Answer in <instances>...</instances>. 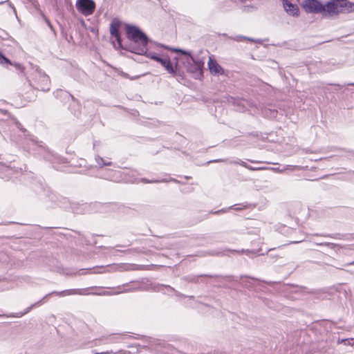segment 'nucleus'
<instances>
[{"instance_id": "nucleus-1", "label": "nucleus", "mask_w": 354, "mask_h": 354, "mask_svg": "<svg viewBox=\"0 0 354 354\" xmlns=\"http://www.w3.org/2000/svg\"><path fill=\"white\" fill-rule=\"evenodd\" d=\"M126 31L128 39L131 41L127 48L129 51L138 55H145L153 60H158L159 56L156 53L148 51L147 48L148 39L144 32L137 27L131 26L126 27Z\"/></svg>"}, {"instance_id": "nucleus-2", "label": "nucleus", "mask_w": 354, "mask_h": 354, "mask_svg": "<svg viewBox=\"0 0 354 354\" xmlns=\"http://www.w3.org/2000/svg\"><path fill=\"white\" fill-rule=\"evenodd\" d=\"M163 47V46H162ZM164 48L169 49L171 51L180 53L186 56L185 63L187 64L186 67L189 72L191 73H201L204 63L199 60H195L189 53L179 48H171L164 46Z\"/></svg>"}, {"instance_id": "nucleus-3", "label": "nucleus", "mask_w": 354, "mask_h": 354, "mask_svg": "<svg viewBox=\"0 0 354 354\" xmlns=\"http://www.w3.org/2000/svg\"><path fill=\"white\" fill-rule=\"evenodd\" d=\"M76 8L84 16H88L94 12L95 3L93 0H77Z\"/></svg>"}, {"instance_id": "nucleus-4", "label": "nucleus", "mask_w": 354, "mask_h": 354, "mask_svg": "<svg viewBox=\"0 0 354 354\" xmlns=\"http://www.w3.org/2000/svg\"><path fill=\"white\" fill-rule=\"evenodd\" d=\"M301 6L309 13H321L324 10L323 5L318 0H304Z\"/></svg>"}, {"instance_id": "nucleus-5", "label": "nucleus", "mask_w": 354, "mask_h": 354, "mask_svg": "<svg viewBox=\"0 0 354 354\" xmlns=\"http://www.w3.org/2000/svg\"><path fill=\"white\" fill-rule=\"evenodd\" d=\"M324 10L321 14L324 16H334L340 12L339 1L328 2L326 5H323Z\"/></svg>"}, {"instance_id": "nucleus-6", "label": "nucleus", "mask_w": 354, "mask_h": 354, "mask_svg": "<svg viewBox=\"0 0 354 354\" xmlns=\"http://www.w3.org/2000/svg\"><path fill=\"white\" fill-rule=\"evenodd\" d=\"M121 22L117 19H114L112 20L110 25V33L112 37H113L117 41L118 45L119 48H123L122 45V41L118 32L119 28L120 27Z\"/></svg>"}, {"instance_id": "nucleus-7", "label": "nucleus", "mask_w": 354, "mask_h": 354, "mask_svg": "<svg viewBox=\"0 0 354 354\" xmlns=\"http://www.w3.org/2000/svg\"><path fill=\"white\" fill-rule=\"evenodd\" d=\"M283 6L286 12L290 16L298 17L299 9L296 4H292L288 0H283Z\"/></svg>"}, {"instance_id": "nucleus-8", "label": "nucleus", "mask_w": 354, "mask_h": 354, "mask_svg": "<svg viewBox=\"0 0 354 354\" xmlns=\"http://www.w3.org/2000/svg\"><path fill=\"white\" fill-rule=\"evenodd\" d=\"M50 84L49 77L44 73H39L37 88L41 91H48Z\"/></svg>"}, {"instance_id": "nucleus-9", "label": "nucleus", "mask_w": 354, "mask_h": 354, "mask_svg": "<svg viewBox=\"0 0 354 354\" xmlns=\"http://www.w3.org/2000/svg\"><path fill=\"white\" fill-rule=\"evenodd\" d=\"M207 64L212 74L220 75L223 73V70L221 68V66L216 62V61L212 57H209Z\"/></svg>"}, {"instance_id": "nucleus-10", "label": "nucleus", "mask_w": 354, "mask_h": 354, "mask_svg": "<svg viewBox=\"0 0 354 354\" xmlns=\"http://www.w3.org/2000/svg\"><path fill=\"white\" fill-rule=\"evenodd\" d=\"M159 62L166 70L167 71L174 76L176 75V71L174 68L173 67L171 61L169 57H160L156 61Z\"/></svg>"}, {"instance_id": "nucleus-11", "label": "nucleus", "mask_w": 354, "mask_h": 354, "mask_svg": "<svg viewBox=\"0 0 354 354\" xmlns=\"http://www.w3.org/2000/svg\"><path fill=\"white\" fill-rule=\"evenodd\" d=\"M80 294H81L80 290L71 289V290H64L62 292H53L46 295L44 299L48 297L49 295H56L59 297H65V296L71 295H80Z\"/></svg>"}, {"instance_id": "nucleus-12", "label": "nucleus", "mask_w": 354, "mask_h": 354, "mask_svg": "<svg viewBox=\"0 0 354 354\" xmlns=\"http://www.w3.org/2000/svg\"><path fill=\"white\" fill-rule=\"evenodd\" d=\"M340 12H354V3L350 1H339Z\"/></svg>"}, {"instance_id": "nucleus-13", "label": "nucleus", "mask_w": 354, "mask_h": 354, "mask_svg": "<svg viewBox=\"0 0 354 354\" xmlns=\"http://www.w3.org/2000/svg\"><path fill=\"white\" fill-rule=\"evenodd\" d=\"M0 64L5 66L6 64H12L11 62L0 52Z\"/></svg>"}, {"instance_id": "nucleus-14", "label": "nucleus", "mask_w": 354, "mask_h": 354, "mask_svg": "<svg viewBox=\"0 0 354 354\" xmlns=\"http://www.w3.org/2000/svg\"><path fill=\"white\" fill-rule=\"evenodd\" d=\"M241 165L250 169V170H262V169H266V167H258V168H254V167H252L251 166H249L247 165L246 162L242 161L241 163Z\"/></svg>"}, {"instance_id": "nucleus-15", "label": "nucleus", "mask_w": 354, "mask_h": 354, "mask_svg": "<svg viewBox=\"0 0 354 354\" xmlns=\"http://www.w3.org/2000/svg\"><path fill=\"white\" fill-rule=\"evenodd\" d=\"M97 162L98 165H111V162H104L103 159L101 158H97Z\"/></svg>"}, {"instance_id": "nucleus-16", "label": "nucleus", "mask_w": 354, "mask_h": 354, "mask_svg": "<svg viewBox=\"0 0 354 354\" xmlns=\"http://www.w3.org/2000/svg\"><path fill=\"white\" fill-rule=\"evenodd\" d=\"M39 302H38V304H39ZM37 304H34V305H32V306H30L29 308H27V310H26L24 313H19V314H17V317H21V316H23L24 315L26 314L27 313H28V312L32 309V308L34 306H35V305H37Z\"/></svg>"}, {"instance_id": "nucleus-17", "label": "nucleus", "mask_w": 354, "mask_h": 354, "mask_svg": "<svg viewBox=\"0 0 354 354\" xmlns=\"http://www.w3.org/2000/svg\"><path fill=\"white\" fill-rule=\"evenodd\" d=\"M342 342H344V344L346 345V344H349V345H353L354 344V339H343L342 340Z\"/></svg>"}, {"instance_id": "nucleus-18", "label": "nucleus", "mask_w": 354, "mask_h": 354, "mask_svg": "<svg viewBox=\"0 0 354 354\" xmlns=\"http://www.w3.org/2000/svg\"><path fill=\"white\" fill-rule=\"evenodd\" d=\"M14 66H15L17 68H18V69H19V70H22V69H23L22 66H21V64H14Z\"/></svg>"}, {"instance_id": "nucleus-19", "label": "nucleus", "mask_w": 354, "mask_h": 354, "mask_svg": "<svg viewBox=\"0 0 354 354\" xmlns=\"http://www.w3.org/2000/svg\"><path fill=\"white\" fill-rule=\"evenodd\" d=\"M324 245H328V246H330V247L335 246V244L329 243H324Z\"/></svg>"}, {"instance_id": "nucleus-20", "label": "nucleus", "mask_w": 354, "mask_h": 354, "mask_svg": "<svg viewBox=\"0 0 354 354\" xmlns=\"http://www.w3.org/2000/svg\"><path fill=\"white\" fill-rule=\"evenodd\" d=\"M272 170L274 171H279V172H281L283 170H280L279 168H272Z\"/></svg>"}, {"instance_id": "nucleus-21", "label": "nucleus", "mask_w": 354, "mask_h": 354, "mask_svg": "<svg viewBox=\"0 0 354 354\" xmlns=\"http://www.w3.org/2000/svg\"><path fill=\"white\" fill-rule=\"evenodd\" d=\"M295 167L293 166H291V165H288L285 169H293Z\"/></svg>"}, {"instance_id": "nucleus-22", "label": "nucleus", "mask_w": 354, "mask_h": 354, "mask_svg": "<svg viewBox=\"0 0 354 354\" xmlns=\"http://www.w3.org/2000/svg\"><path fill=\"white\" fill-rule=\"evenodd\" d=\"M96 354H109L108 352L97 353Z\"/></svg>"}, {"instance_id": "nucleus-23", "label": "nucleus", "mask_w": 354, "mask_h": 354, "mask_svg": "<svg viewBox=\"0 0 354 354\" xmlns=\"http://www.w3.org/2000/svg\"><path fill=\"white\" fill-rule=\"evenodd\" d=\"M6 171H7L8 174H10V171H11V169H9V168H6Z\"/></svg>"}, {"instance_id": "nucleus-24", "label": "nucleus", "mask_w": 354, "mask_h": 354, "mask_svg": "<svg viewBox=\"0 0 354 354\" xmlns=\"http://www.w3.org/2000/svg\"><path fill=\"white\" fill-rule=\"evenodd\" d=\"M235 210H239V209H241L242 207H234V208Z\"/></svg>"}, {"instance_id": "nucleus-25", "label": "nucleus", "mask_w": 354, "mask_h": 354, "mask_svg": "<svg viewBox=\"0 0 354 354\" xmlns=\"http://www.w3.org/2000/svg\"><path fill=\"white\" fill-rule=\"evenodd\" d=\"M142 181L145 183H149V181H147L145 179H142Z\"/></svg>"}, {"instance_id": "nucleus-26", "label": "nucleus", "mask_w": 354, "mask_h": 354, "mask_svg": "<svg viewBox=\"0 0 354 354\" xmlns=\"http://www.w3.org/2000/svg\"><path fill=\"white\" fill-rule=\"evenodd\" d=\"M348 85L354 86V83H350V84H348Z\"/></svg>"}, {"instance_id": "nucleus-27", "label": "nucleus", "mask_w": 354, "mask_h": 354, "mask_svg": "<svg viewBox=\"0 0 354 354\" xmlns=\"http://www.w3.org/2000/svg\"><path fill=\"white\" fill-rule=\"evenodd\" d=\"M245 100H243V101L241 102V103H242L243 104H244V103H245Z\"/></svg>"}, {"instance_id": "nucleus-28", "label": "nucleus", "mask_w": 354, "mask_h": 354, "mask_svg": "<svg viewBox=\"0 0 354 354\" xmlns=\"http://www.w3.org/2000/svg\"><path fill=\"white\" fill-rule=\"evenodd\" d=\"M299 241H294L293 243H299Z\"/></svg>"}]
</instances>
